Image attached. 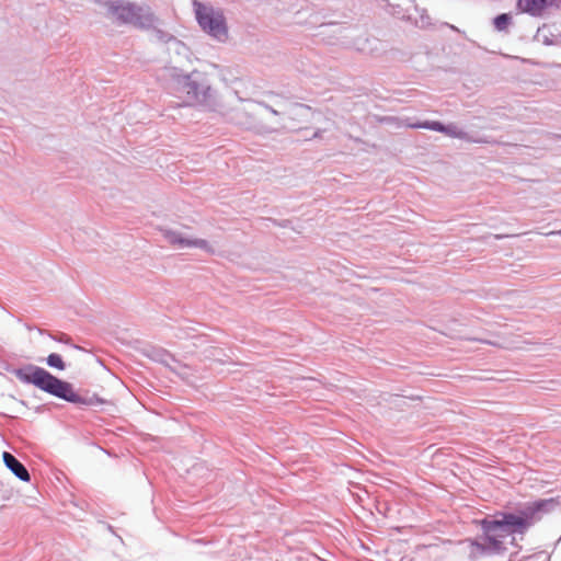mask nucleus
<instances>
[{
    "mask_svg": "<svg viewBox=\"0 0 561 561\" xmlns=\"http://www.w3.org/2000/svg\"><path fill=\"white\" fill-rule=\"evenodd\" d=\"M14 375L20 381L32 383L38 389L66 401L77 402L79 400V396L69 382L58 379L44 368L30 365L14 370Z\"/></svg>",
    "mask_w": 561,
    "mask_h": 561,
    "instance_id": "nucleus-1",
    "label": "nucleus"
},
{
    "mask_svg": "<svg viewBox=\"0 0 561 561\" xmlns=\"http://www.w3.org/2000/svg\"><path fill=\"white\" fill-rule=\"evenodd\" d=\"M171 94L178 100L179 106H193L205 103L209 98L210 85L198 73L176 75L170 84Z\"/></svg>",
    "mask_w": 561,
    "mask_h": 561,
    "instance_id": "nucleus-2",
    "label": "nucleus"
},
{
    "mask_svg": "<svg viewBox=\"0 0 561 561\" xmlns=\"http://www.w3.org/2000/svg\"><path fill=\"white\" fill-rule=\"evenodd\" d=\"M194 8L201 27L215 38L226 41L228 28L224 14L198 1H194Z\"/></svg>",
    "mask_w": 561,
    "mask_h": 561,
    "instance_id": "nucleus-3",
    "label": "nucleus"
},
{
    "mask_svg": "<svg viewBox=\"0 0 561 561\" xmlns=\"http://www.w3.org/2000/svg\"><path fill=\"white\" fill-rule=\"evenodd\" d=\"M110 12L117 22L133 24L137 27H149L154 21L148 9L136 8L130 3L111 4Z\"/></svg>",
    "mask_w": 561,
    "mask_h": 561,
    "instance_id": "nucleus-4",
    "label": "nucleus"
},
{
    "mask_svg": "<svg viewBox=\"0 0 561 561\" xmlns=\"http://www.w3.org/2000/svg\"><path fill=\"white\" fill-rule=\"evenodd\" d=\"M482 528L485 540L490 543L492 551L500 552L505 548V539L513 536V530L503 527L495 520H483Z\"/></svg>",
    "mask_w": 561,
    "mask_h": 561,
    "instance_id": "nucleus-5",
    "label": "nucleus"
},
{
    "mask_svg": "<svg viewBox=\"0 0 561 561\" xmlns=\"http://www.w3.org/2000/svg\"><path fill=\"white\" fill-rule=\"evenodd\" d=\"M408 127L431 129V130L443 133L453 138H465L466 137V134L462 130H460L457 126H455V125L445 126L442 123L435 122V121L408 124Z\"/></svg>",
    "mask_w": 561,
    "mask_h": 561,
    "instance_id": "nucleus-6",
    "label": "nucleus"
},
{
    "mask_svg": "<svg viewBox=\"0 0 561 561\" xmlns=\"http://www.w3.org/2000/svg\"><path fill=\"white\" fill-rule=\"evenodd\" d=\"M550 0H518L517 9L534 16L541 15Z\"/></svg>",
    "mask_w": 561,
    "mask_h": 561,
    "instance_id": "nucleus-7",
    "label": "nucleus"
},
{
    "mask_svg": "<svg viewBox=\"0 0 561 561\" xmlns=\"http://www.w3.org/2000/svg\"><path fill=\"white\" fill-rule=\"evenodd\" d=\"M165 239L169 241L170 244L179 248H185V247H196V248H205L207 245L205 240H188L180 237L179 233L174 231H165L164 232Z\"/></svg>",
    "mask_w": 561,
    "mask_h": 561,
    "instance_id": "nucleus-8",
    "label": "nucleus"
},
{
    "mask_svg": "<svg viewBox=\"0 0 561 561\" xmlns=\"http://www.w3.org/2000/svg\"><path fill=\"white\" fill-rule=\"evenodd\" d=\"M497 522L501 523V525H503V527L512 529L513 534L516 530L523 531L527 526L525 518L513 515V514L503 515V518Z\"/></svg>",
    "mask_w": 561,
    "mask_h": 561,
    "instance_id": "nucleus-9",
    "label": "nucleus"
},
{
    "mask_svg": "<svg viewBox=\"0 0 561 561\" xmlns=\"http://www.w3.org/2000/svg\"><path fill=\"white\" fill-rule=\"evenodd\" d=\"M5 466L22 481H30V473L25 466L18 458H3Z\"/></svg>",
    "mask_w": 561,
    "mask_h": 561,
    "instance_id": "nucleus-10",
    "label": "nucleus"
},
{
    "mask_svg": "<svg viewBox=\"0 0 561 561\" xmlns=\"http://www.w3.org/2000/svg\"><path fill=\"white\" fill-rule=\"evenodd\" d=\"M471 558H480L485 554L495 553L490 548V543L484 539L483 543L471 541L468 546Z\"/></svg>",
    "mask_w": 561,
    "mask_h": 561,
    "instance_id": "nucleus-11",
    "label": "nucleus"
},
{
    "mask_svg": "<svg viewBox=\"0 0 561 561\" xmlns=\"http://www.w3.org/2000/svg\"><path fill=\"white\" fill-rule=\"evenodd\" d=\"M47 364L51 368H55V369H58V370H64L65 367H66L62 357L59 354H56V353H51V354L48 355Z\"/></svg>",
    "mask_w": 561,
    "mask_h": 561,
    "instance_id": "nucleus-12",
    "label": "nucleus"
},
{
    "mask_svg": "<svg viewBox=\"0 0 561 561\" xmlns=\"http://www.w3.org/2000/svg\"><path fill=\"white\" fill-rule=\"evenodd\" d=\"M511 23V16L506 13L500 14L494 19V26L497 31H504Z\"/></svg>",
    "mask_w": 561,
    "mask_h": 561,
    "instance_id": "nucleus-13",
    "label": "nucleus"
},
{
    "mask_svg": "<svg viewBox=\"0 0 561 561\" xmlns=\"http://www.w3.org/2000/svg\"><path fill=\"white\" fill-rule=\"evenodd\" d=\"M2 456H3V457H7V456H12V455H11L10 453H8V451H3V453H2Z\"/></svg>",
    "mask_w": 561,
    "mask_h": 561,
    "instance_id": "nucleus-14",
    "label": "nucleus"
},
{
    "mask_svg": "<svg viewBox=\"0 0 561 561\" xmlns=\"http://www.w3.org/2000/svg\"><path fill=\"white\" fill-rule=\"evenodd\" d=\"M542 504H543L542 502L538 503L537 508H541Z\"/></svg>",
    "mask_w": 561,
    "mask_h": 561,
    "instance_id": "nucleus-15",
    "label": "nucleus"
},
{
    "mask_svg": "<svg viewBox=\"0 0 561 561\" xmlns=\"http://www.w3.org/2000/svg\"><path fill=\"white\" fill-rule=\"evenodd\" d=\"M560 234H561V230H560Z\"/></svg>",
    "mask_w": 561,
    "mask_h": 561,
    "instance_id": "nucleus-16",
    "label": "nucleus"
}]
</instances>
